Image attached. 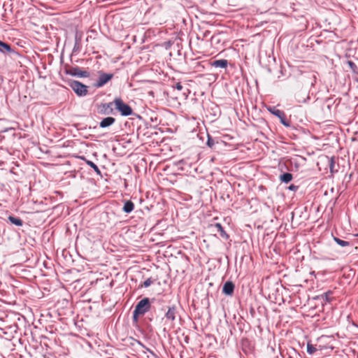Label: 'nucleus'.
Masks as SVG:
<instances>
[{
    "mask_svg": "<svg viewBox=\"0 0 358 358\" xmlns=\"http://www.w3.org/2000/svg\"><path fill=\"white\" fill-rule=\"evenodd\" d=\"M155 301V299L154 298L150 299L149 298L145 297L138 301L133 312L134 322H137L140 315H143L148 312L151 308V302H154Z\"/></svg>",
    "mask_w": 358,
    "mask_h": 358,
    "instance_id": "f257e3e1",
    "label": "nucleus"
},
{
    "mask_svg": "<svg viewBox=\"0 0 358 358\" xmlns=\"http://www.w3.org/2000/svg\"><path fill=\"white\" fill-rule=\"evenodd\" d=\"M68 84L79 96H85L88 93V87L79 81L69 80Z\"/></svg>",
    "mask_w": 358,
    "mask_h": 358,
    "instance_id": "f03ea898",
    "label": "nucleus"
},
{
    "mask_svg": "<svg viewBox=\"0 0 358 358\" xmlns=\"http://www.w3.org/2000/svg\"><path fill=\"white\" fill-rule=\"evenodd\" d=\"M114 104L115 108L120 113L122 116H129L132 114L133 110L131 107L125 103L122 99L120 97H117L114 99Z\"/></svg>",
    "mask_w": 358,
    "mask_h": 358,
    "instance_id": "7ed1b4c3",
    "label": "nucleus"
},
{
    "mask_svg": "<svg viewBox=\"0 0 358 358\" xmlns=\"http://www.w3.org/2000/svg\"><path fill=\"white\" fill-rule=\"evenodd\" d=\"M64 73L78 78H88L90 76V73L87 71L83 70L78 66H71L66 69Z\"/></svg>",
    "mask_w": 358,
    "mask_h": 358,
    "instance_id": "20e7f679",
    "label": "nucleus"
},
{
    "mask_svg": "<svg viewBox=\"0 0 358 358\" xmlns=\"http://www.w3.org/2000/svg\"><path fill=\"white\" fill-rule=\"evenodd\" d=\"M267 110L273 115L278 117L280 122L286 127H290V122L287 119L284 111L277 109L275 106H269Z\"/></svg>",
    "mask_w": 358,
    "mask_h": 358,
    "instance_id": "39448f33",
    "label": "nucleus"
},
{
    "mask_svg": "<svg viewBox=\"0 0 358 358\" xmlns=\"http://www.w3.org/2000/svg\"><path fill=\"white\" fill-rule=\"evenodd\" d=\"M99 78L94 86L99 88L108 83L114 76L113 73H106L102 71H98Z\"/></svg>",
    "mask_w": 358,
    "mask_h": 358,
    "instance_id": "423d86ee",
    "label": "nucleus"
},
{
    "mask_svg": "<svg viewBox=\"0 0 358 358\" xmlns=\"http://www.w3.org/2000/svg\"><path fill=\"white\" fill-rule=\"evenodd\" d=\"M114 101L109 103H101L98 107L99 113L102 115H109L113 113V106Z\"/></svg>",
    "mask_w": 358,
    "mask_h": 358,
    "instance_id": "0eeeda50",
    "label": "nucleus"
},
{
    "mask_svg": "<svg viewBox=\"0 0 358 358\" xmlns=\"http://www.w3.org/2000/svg\"><path fill=\"white\" fill-rule=\"evenodd\" d=\"M234 284L231 281H227L222 287V292L227 296H231L234 292Z\"/></svg>",
    "mask_w": 358,
    "mask_h": 358,
    "instance_id": "6e6552de",
    "label": "nucleus"
},
{
    "mask_svg": "<svg viewBox=\"0 0 358 358\" xmlns=\"http://www.w3.org/2000/svg\"><path fill=\"white\" fill-rule=\"evenodd\" d=\"M211 227L216 229V231L220 234V236L224 240L229 239V236L226 233L221 224L216 223L214 225H212Z\"/></svg>",
    "mask_w": 358,
    "mask_h": 358,
    "instance_id": "1a4fd4ad",
    "label": "nucleus"
},
{
    "mask_svg": "<svg viewBox=\"0 0 358 358\" xmlns=\"http://www.w3.org/2000/svg\"><path fill=\"white\" fill-rule=\"evenodd\" d=\"M177 310L175 306L169 307L167 312L165 313V317L168 320L174 321L176 317Z\"/></svg>",
    "mask_w": 358,
    "mask_h": 358,
    "instance_id": "9d476101",
    "label": "nucleus"
},
{
    "mask_svg": "<svg viewBox=\"0 0 358 358\" xmlns=\"http://www.w3.org/2000/svg\"><path fill=\"white\" fill-rule=\"evenodd\" d=\"M115 122V119L113 117H107L103 118L99 123V126L101 128H106L112 124H113Z\"/></svg>",
    "mask_w": 358,
    "mask_h": 358,
    "instance_id": "9b49d317",
    "label": "nucleus"
},
{
    "mask_svg": "<svg viewBox=\"0 0 358 358\" xmlns=\"http://www.w3.org/2000/svg\"><path fill=\"white\" fill-rule=\"evenodd\" d=\"M228 61L224 59L214 60L211 62V66L216 68L226 69Z\"/></svg>",
    "mask_w": 358,
    "mask_h": 358,
    "instance_id": "f8f14e48",
    "label": "nucleus"
},
{
    "mask_svg": "<svg viewBox=\"0 0 358 358\" xmlns=\"http://www.w3.org/2000/svg\"><path fill=\"white\" fill-rule=\"evenodd\" d=\"M134 203L131 200H127L124 203L122 210L126 213H130L134 210Z\"/></svg>",
    "mask_w": 358,
    "mask_h": 358,
    "instance_id": "ddd939ff",
    "label": "nucleus"
},
{
    "mask_svg": "<svg viewBox=\"0 0 358 358\" xmlns=\"http://www.w3.org/2000/svg\"><path fill=\"white\" fill-rule=\"evenodd\" d=\"M0 52L2 53H10L13 52L11 46L2 41L0 40Z\"/></svg>",
    "mask_w": 358,
    "mask_h": 358,
    "instance_id": "4468645a",
    "label": "nucleus"
},
{
    "mask_svg": "<svg viewBox=\"0 0 358 358\" xmlns=\"http://www.w3.org/2000/svg\"><path fill=\"white\" fill-rule=\"evenodd\" d=\"M8 219L13 224H15L18 227H21L23 225V220L18 217L10 215L8 217Z\"/></svg>",
    "mask_w": 358,
    "mask_h": 358,
    "instance_id": "2eb2a0df",
    "label": "nucleus"
},
{
    "mask_svg": "<svg viewBox=\"0 0 358 358\" xmlns=\"http://www.w3.org/2000/svg\"><path fill=\"white\" fill-rule=\"evenodd\" d=\"M293 179L292 174L290 173H284L280 176V180L282 182L288 183Z\"/></svg>",
    "mask_w": 358,
    "mask_h": 358,
    "instance_id": "dca6fc26",
    "label": "nucleus"
},
{
    "mask_svg": "<svg viewBox=\"0 0 358 358\" xmlns=\"http://www.w3.org/2000/svg\"><path fill=\"white\" fill-rule=\"evenodd\" d=\"M334 240L338 245L343 248L351 245L350 242L340 239L336 236H334Z\"/></svg>",
    "mask_w": 358,
    "mask_h": 358,
    "instance_id": "f3484780",
    "label": "nucleus"
},
{
    "mask_svg": "<svg viewBox=\"0 0 358 358\" xmlns=\"http://www.w3.org/2000/svg\"><path fill=\"white\" fill-rule=\"evenodd\" d=\"M86 164L94 169V171L99 176H101V172L99 167L92 161L85 159Z\"/></svg>",
    "mask_w": 358,
    "mask_h": 358,
    "instance_id": "a211bd4d",
    "label": "nucleus"
},
{
    "mask_svg": "<svg viewBox=\"0 0 358 358\" xmlns=\"http://www.w3.org/2000/svg\"><path fill=\"white\" fill-rule=\"evenodd\" d=\"M317 351L316 348L310 343L307 344V352L309 355H313Z\"/></svg>",
    "mask_w": 358,
    "mask_h": 358,
    "instance_id": "6ab92c4d",
    "label": "nucleus"
},
{
    "mask_svg": "<svg viewBox=\"0 0 358 358\" xmlns=\"http://www.w3.org/2000/svg\"><path fill=\"white\" fill-rule=\"evenodd\" d=\"M327 159H328L330 171L331 173H333L334 171V165H335L334 158V157H331V158L327 157Z\"/></svg>",
    "mask_w": 358,
    "mask_h": 358,
    "instance_id": "aec40b11",
    "label": "nucleus"
},
{
    "mask_svg": "<svg viewBox=\"0 0 358 358\" xmlns=\"http://www.w3.org/2000/svg\"><path fill=\"white\" fill-rule=\"evenodd\" d=\"M332 294V292L331 291H328L324 294H322L320 297L322 300L327 301V302H329L331 301V299H329V296L330 294Z\"/></svg>",
    "mask_w": 358,
    "mask_h": 358,
    "instance_id": "412c9836",
    "label": "nucleus"
},
{
    "mask_svg": "<svg viewBox=\"0 0 358 358\" xmlns=\"http://www.w3.org/2000/svg\"><path fill=\"white\" fill-rule=\"evenodd\" d=\"M215 143V140L209 134H208V141L206 142V145L209 148H212L214 146Z\"/></svg>",
    "mask_w": 358,
    "mask_h": 358,
    "instance_id": "4be33fe9",
    "label": "nucleus"
},
{
    "mask_svg": "<svg viewBox=\"0 0 358 358\" xmlns=\"http://www.w3.org/2000/svg\"><path fill=\"white\" fill-rule=\"evenodd\" d=\"M154 282V280L151 278H148L146 280H145L143 283V285H141L145 287H148L149 286L151 285V284H152Z\"/></svg>",
    "mask_w": 358,
    "mask_h": 358,
    "instance_id": "5701e85b",
    "label": "nucleus"
},
{
    "mask_svg": "<svg viewBox=\"0 0 358 358\" xmlns=\"http://www.w3.org/2000/svg\"><path fill=\"white\" fill-rule=\"evenodd\" d=\"M299 189V186L297 185H290L289 187H288V189L291 190V191H296L297 189Z\"/></svg>",
    "mask_w": 358,
    "mask_h": 358,
    "instance_id": "b1692460",
    "label": "nucleus"
},
{
    "mask_svg": "<svg viewBox=\"0 0 358 358\" xmlns=\"http://www.w3.org/2000/svg\"><path fill=\"white\" fill-rule=\"evenodd\" d=\"M75 41H76V46H77V45L80 44V41H81V37L78 36V34H76Z\"/></svg>",
    "mask_w": 358,
    "mask_h": 358,
    "instance_id": "393cba45",
    "label": "nucleus"
},
{
    "mask_svg": "<svg viewBox=\"0 0 358 358\" xmlns=\"http://www.w3.org/2000/svg\"><path fill=\"white\" fill-rule=\"evenodd\" d=\"M174 88H176V90L180 91L182 89V84L180 83H177L176 84V85L174 86Z\"/></svg>",
    "mask_w": 358,
    "mask_h": 358,
    "instance_id": "a878e982",
    "label": "nucleus"
},
{
    "mask_svg": "<svg viewBox=\"0 0 358 358\" xmlns=\"http://www.w3.org/2000/svg\"><path fill=\"white\" fill-rule=\"evenodd\" d=\"M348 64L350 66V67L354 71L355 68L356 67L355 64L352 61H348Z\"/></svg>",
    "mask_w": 358,
    "mask_h": 358,
    "instance_id": "bb28decb",
    "label": "nucleus"
},
{
    "mask_svg": "<svg viewBox=\"0 0 358 358\" xmlns=\"http://www.w3.org/2000/svg\"><path fill=\"white\" fill-rule=\"evenodd\" d=\"M217 37L216 36H213L211 37V41H212V42H214V41H219V39H217Z\"/></svg>",
    "mask_w": 358,
    "mask_h": 358,
    "instance_id": "cd10ccee",
    "label": "nucleus"
},
{
    "mask_svg": "<svg viewBox=\"0 0 358 358\" xmlns=\"http://www.w3.org/2000/svg\"><path fill=\"white\" fill-rule=\"evenodd\" d=\"M80 48V44L77 45V46H76V44L74 45V47H73V51H76L78 50H79Z\"/></svg>",
    "mask_w": 358,
    "mask_h": 358,
    "instance_id": "c85d7f7f",
    "label": "nucleus"
},
{
    "mask_svg": "<svg viewBox=\"0 0 358 358\" xmlns=\"http://www.w3.org/2000/svg\"><path fill=\"white\" fill-rule=\"evenodd\" d=\"M196 64L197 66H200V62H196Z\"/></svg>",
    "mask_w": 358,
    "mask_h": 358,
    "instance_id": "c756f323",
    "label": "nucleus"
},
{
    "mask_svg": "<svg viewBox=\"0 0 358 358\" xmlns=\"http://www.w3.org/2000/svg\"><path fill=\"white\" fill-rule=\"evenodd\" d=\"M357 236H358V234H357Z\"/></svg>",
    "mask_w": 358,
    "mask_h": 358,
    "instance_id": "7c9ffc66",
    "label": "nucleus"
}]
</instances>
